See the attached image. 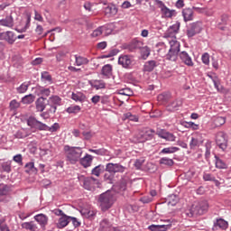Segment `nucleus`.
Masks as SVG:
<instances>
[{"label": "nucleus", "instance_id": "42", "mask_svg": "<svg viewBox=\"0 0 231 231\" xmlns=\"http://www.w3.org/2000/svg\"><path fill=\"white\" fill-rule=\"evenodd\" d=\"M102 172H104V166L98 165V166H96L92 170L91 174H93L94 176H97L98 178V176H100V174H102Z\"/></svg>", "mask_w": 231, "mask_h": 231}, {"label": "nucleus", "instance_id": "35", "mask_svg": "<svg viewBox=\"0 0 231 231\" xmlns=\"http://www.w3.org/2000/svg\"><path fill=\"white\" fill-rule=\"evenodd\" d=\"M106 31H107V26L103 25L94 30L91 35L92 37H100V35H102V33H104V32H106Z\"/></svg>", "mask_w": 231, "mask_h": 231}, {"label": "nucleus", "instance_id": "7", "mask_svg": "<svg viewBox=\"0 0 231 231\" xmlns=\"http://www.w3.org/2000/svg\"><path fill=\"white\" fill-rule=\"evenodd\" d=\"M12 193V186L5 183H0V201L8 203L10 201V194Z\"/></svg>", "mask_w": 231, "mask_h": 231}, {"label": "nucleus", "instance_id": "63", "mask_svg": "<svg viewBox=\"0 0 231 231\" xmlns=\"http://www.w3.org/2000/svg\"><path fill=\"white\" fill-rule=\"evenodd\" d=\"M69 221H72L73 226H75V228H77L78 226H80V223L79 221L77 219V217H69Z\"/></svg>", "mask_w": 231, "mask_h": 231}, {"label": "nucleus", "instance_id": "51", "mask_svg": "<svg viewBox=\"0 0 231 231\" xmlns=\"http://www.w3.org/2000/svg\"><path fill=\"white\" fill-rule=\"evenodd\" d=\"M38 122L39 121L37 119H35L34 117H29L27 119V125H29V127H34V129H35V127H37Z\"/></svg>", "mask_w": 231, "mask_h": 231}, {"label": "nucleus", "instance_id": "39", "mask_svg": "<svg viewBox=\"0 0 231 231\" xmlns=\"http://www.w3.org/2000/svg\"><path fill=\"white\" fill-rule=\"evenodd\" d=\"M28 88H30V82H23L21 86H19L16 88L17 93L19 94L26 93V91H28Z\"/></svg>", "mask_w": 231, "mask_h": 231}, {"label": "nucleus", "instance_id": "34", "mask_svg": "<svg viewBox=\"0 0 231 231\" xmlns=\"http://www.w3.org/2000/svg\"><path fill=\"white\" fill-rule=\"evenodd\" d=\"M168 228L167 225H152L148 227L151 231H166Z\"/></svg>", "mask_w": 231, "mask_h": 231}, {"label": "nucleus", "instance_id": "41", "mask_svg": "<svg viewBox=\"0 0 231 231\" xmlns=\"http://www.w3.org/2000/svg\"><path fill=\"white\" fill-rule=\"evenodd\" d=\"M161 165H167L168 167H172L174 165V161L167 157H163L160 160Z\"/></svg>", "mask_w": 231, "mask_h": 231}, {"label": "nucleus", "instance_id": "47", "mask_svg": "<svg viewBox=\"0 0 231 231\" xmlns=\"http://www.w3.org/2000/svg\"><path fill=\"white\" fill-rule=\"evenodd\" d=\"M216 167L217 169H228V165H226L225 162L219 158H217Z\"/></svg>", "mask_w": 231, "mask_h": 231}, {"label": "nucleus", "instance_id": "40", "mask_svg": "<svg viewBox=\"0 0 231 231\" xmlns=\"http://www.w3.org/2000/svg\"><path fill=\"white\" fill-rule=\"evenodd\" d=\"M178 151H180V148L176 146H171V147L162 149V154H172L174 152H178Z\"/></svg>", "mask_w": 231, "mask_h": 231}, {"label": "nucleus", "instance_id": "17", "mask_svg": "<svg viewBox=\"0 0 231 231\" xmlns=\"http://www.w3.org/2000/svg\"><path fill=\"white\" fill-rule=\"evenodd\" d=\"M0 26H3L4 28H14V15L9 14L5 18L0 20Z\"/></svg>", "mask_w": 231, "mask_h": 231}, {"label": "nucleus", "instance_id": "37", "mask_svg": "<svg viewBox=\"0 0 231 231\" xmlns=\"http://www.w3.org/2000/svg\"><path fill=\"white\" fill-rule=\"evenodd\" d=\"M35 102V96L32 94L27 95L22 98V104H33Z\"/></svg>", "mask_w": 231, "mask_h": 231}, {"label": "nucleus", "instance_id": "33", "mask_svg": "<svg viewBox=\"0 0 231 231\" xmlns=\"http://www.w3.org/2000/svg\"><path fill=\"white\" fill-rule=\"evenodd\" d=\"M25 172L27 174H37V168H35V163L33 162H28L25 164Z\"/></svg>", "mask_w": 231, "mask_h": 231}, {"label": "nucleus", "instance_id": "62", "mask_svg": "<svg viewBox=\"0 0 231 231\" xmlns=\"http://www.w3.org/2000/svg\"><path fill=\"white\" fill-rule=\"evenodd\" d=\"M34 19L35 21H39L40 23H42L44 21V18H42V15L37 12V10L34 11Z\"/></svg>", "mask_w": 231, "mask_h": 231}, {"label": "nucleus", "instance_id": "24", "mask_svg": "<svg viewBox=\"0 0 231 231\" xmlns=\"http://www.w3.org/2000/svg\"><path fill=\"white\" fill-rule=\"evenodd\" d=\"M22 228H24L25 230H29V231H36L39 229V227L37 226V224H35V222L33 221H30V222H23L21 225Z\"/></svg>", "mask_w": 231, "mask_h": 231}, {"label": "nucleus", "instance_id": "43", "mask_svg": "<svg viewBox=\"0 0 231 231\" xmlns=\"http://www.w3.org/2000/svg\"><path fill=\"white\" fill-rule=\"evenodd\" d=\"M27 136H29L28 132L25 129H20L16 132V134H14L15 138H26Z\"/></svg>", "mask_w": 231, "mask_h": 231}, {"label": "nucleus", "instance_id": "18", "mask_svg": "<svg viewBox=\"0 0 231 231\" xmlns=\"http://www.w3.org/2000/svg\"><path fill=\"white\" fill-rule=\"evenodd\" d=\"M201 143H203V138L201 137V134H194L189 143L190 149H194V147H199Z\"/></svg>", "mask_w": 231, "mask_h": 231}, {"label": "nucleus", "instance_id": "59", "mask_svg": "<svg viewBox=\"0 0 231 231\" xmlns=\"http://www.w3.org/2000/svg\"><path fill=\"white\" fill-rule=\"evenodd\" d=\"M14 162L15 163H18L19 165H23V155L22 154H16L13 158Z\"/></svg>", "mask_w": 231, "mask_h": 231}, {"label": "nucleus", "instance_id": "20", "mask_svg": "<svg viewBox=\"0 0 231 231\" xmlns=\"http://www.w3.org/2000/svg\"><path fill=\"white\" fill-rule=\"evenodd\" d=\"M97 180L93 177H86L83 179V187L87 190H91V189H95V182Z\"/></svg>", "mask_w": 231, "mask_h": 231}, {"label": "nucleus", "instance_id": "9", "mask_svg": "<svg viewBox=\"0 0 231 231\" xmlns=\"http://www.w3.org/2000/svg\"><path fill=\"white\" fill-rule=\"evenodd\" d=\"M126 50H129L130 51H136V50H143L145 51V57H148L151 54L149 52V50L143 49V42L138 40L132 41V42L126 46Z\"/></svg>", "mask_w": 231, "mask_h": 231}, {"label": "nucleus", "instance_id": "25", "mask_svg": "<svg viewBox=\"0 0 231 231\" xmlns=\"http://www.w3.org/2000/svg\"><path fill=\"white\" fill-rule=\"evenodd\" d=\"M71 98L75 102H80L82 104L83 102H86L87 97L82 92H72Z\"/></svg>", "mask_w": 231, "mask_h": 231}, {"label": "nucleus", "instance_id": "8", "mask_svg": "<svg viewBox=\"0 0 231 231\" xmlns=\"http://www.w3.org/2000/svg\"><path fill=\"white\" fill-rule=\"evenodd\" d=\"M208 203L207 201L199 202L198 205H193L190 209V216H201L207 212Z\"/></svg>", "mask_w": 231, "mask_h": 231}, {"label": "nucleus", "instance_id": "13", "mask_svg": "<svg viewBox=\"0 0 231 231\" xmlns=\"http://www.w3.org/2000/svg\"><path fill=\"white\" fill-rule=\"evenodd\" d=\"M156 134L159 136V138H162L167 142H176V135L171 132H168L167 130H157Z\"/></svg>", "mask_w": 231, "mask_h": 231}, {"label": "nucleus", "instance_id": "11", "mask_svg": "<svg viewBox=\"0 0 231 231\" xmlns=\"http://www.w3.org/2000/svg\"><path fill=\"white\" fill-rule=\"evenodd\" d=\"M106 171L110 174H116V172H125V167L120 163L109 162L106 165Z\"/></svg>", "mask_w": 231, "mask_h": 231}, {"label": "nucleus", "instance_id": "31", "mask_svg": "<svg viewBox=\"0 0 231 231\" xmlns=\"http://www.w3.org/2000/svg\"><path fill=\"white\" fill-rule=\"evenodd\" d=\"M102 75H104L105 77H107V79H109V77H111V75H113V65L106 64V65L103 66Z\"/></svg>", "mask_w": 231, "mask_h": 231}, {"label": "nucleus", "instance_id": "26", "mask_svg": "<svg viewBox=\"0 0 231 231\" xmlns=\"http://www.w3.org/2000/svg\"><path fill=\"white\" fill-rule=\"evenodd\" d=\"M112 226L111 222L107 218H104L99 224V231H109Z\"/></svg>", "mask_w": 231, "mask_h": 231}, {"label": "nucleus", "instance_id": "3", "mask_svg": "<svg viewBox=\"0 0 231 231\" xmlns=\"http://www.w3.org/2000/svg\"><path fill=\"white\" fill-rule=\"evenodd\" d=\"M170 50L166 54L167 60H171L172 62H176L178 60V53H180V43L176 41V38L170 40Z\"/></svg>", "mask_w": 231, "mask_h": 231}, {"label": "nucleus", "instance_id": "14", "mask_svg": "<svg viewBox=\"0 0 231 231\" xmlns=\"http://www.w3.org/2000/svg\"><path fill=\"white\" fill-rule=\"evenodd\" d=\"M2 41H5L8 44H14L17 41V36L14 32L6 31L2 32Z\"/></svg>", "mask_w": 231, "mask_h": 231}, {"label": "nucleus", "instance_id": "38", "mask_svg": "<svg viewBox=\"0 0 231 231\" xmlns=\"http://www.w3.org/2000/svg\"><path fill=\"white\" fill-rule=\"evenodd\" d=\"M155 67H156V61H154V60L147 61L144 64V71L151 72L154 69Z\"/></svg>", "mask_w": 231, "mask_h": 231}, {"label": "nucleus", "instance_id": "60", "mask_svg": "<svg viewBox=\"0 0 231 231\" xmlns=\"http://www.w3.org/2000/svg\"><path fill=\"white\" fill-rule=\"evenodd\" d=\"M60 127V126L59 125V124L55 123L53 124V125L48 126L47 131H50L51 133H55L56 131L59 130Z\"/></svg>", "mask_w": 231, "mask_h": 231}, {"label": "nucleus", "instance_id": "30", "mask_svg": "<svg viewBox=\"0 0 231 231\" xmlns=\"http://www.w3.org/2000/svg\"><path fill=\"white\" fill-rule=\"evenodd\" d=\"M46 98L39 97L36 100V109L37 111H40V113H42V111H44V109H46V103H45Z\"/></svg>", "mask_w": 231, "mask_h": 231}, {"label": "nucleus", "instance_id": "19", "mask_svg": "<svg viewBox=\"0 0 231 231\" xmlns=\"http://www.w3.org/2000/svg\"><path fill=\"white\" fill-rule=\"evenodd\" d=\"M180 59L184 64H186V66H194V61H192V58L189 55L187 51L180 52Z\"/></svg>", "mask_w": 231, "mask_h": 231}, {"label": "nucleus", "instance_id": "56", "mask_svg": "<svg viewBox=\"0 0 231 231\" xmlns=\"http://www.w3.org/2000/svg\"><path fill=\"white\" fill-rule=\"evenodd\" d=\"M2 169L5 172H11L12 171V163L10 162H4L2 164Z\"/></svg>", "mask_w": 231, "mask_h": 231}, {"label": "nucleus", "instance_id": "5", "mask_svg": "<svg viewBox=\"0 0 231 231\" xmlns=\"http://www.w3.org/2000/svg\"><path fill=\"white\" fill-rule=\"evenodd\" d=\"M154 5H157V8H160L162 16L164 19H172L176 17V10H171L169 7L165 6V4L161 0H154Z\"/></svg>", "mask_w": 231, "mask_h": 231}, {"label": "nucleus", "instance_id": "32", "mask_svg": "<svg viewBox=\"0 0 231 231\" xmlns=\"http://www.w3.org/2000/svg\"><path fill=\"white\" fill-rule=\"evenodd\" d=\"M42 81L45 82V84H53V79L51 78V75H50V72L43 71L42 72Z\"/></svg>", "mask_w": 231, "mask_h": 231}, {"label": "nucleus", "instance_id": "45", "mask_svg": "<svg viewBox=\"0 0 231 231\" xmlns=\"http://www.w3.org/2000/svg\"><path fill=\"white\" fill-rule=\"evenodd\" d=\"M226 122V119L223 116H218L214 119V124L217 127H221V125H224V124Z\"/></svg>", "mask_w": 231, "mask_h": 231}, {"label": "nucleus", "instance_id": "58", "mask_svg": "<svg viewBox=\"0 0 231 231\" xmlns=\"http://www.w3.org/2000/svg\"><path fill=\"white\" fill-rule=\"evenodd\" d=\"M178 203V197H176L175 195L171 196L169 199V205H171V207L176 206V204Z\"/></svg>", "mask_w": 231, "mask_h": 231}, {"label": "nucleus", "instance_id": "54", "mask_svg": "<svg viewBox=\"0 0 231 231\" xmlns=\"http://www.w3.org/2000/svg\"><path fill=\"white\" fill-rule=\"evenodd\" d=\"M94 88L96 89H104V88H106V83H104V81L101 80L95 81Z\"/></svg>", "mask_w": 231, "mask_h": 231}, {"label": "nucleus", "instance_id": "52", "mask_svg": "<svg viewBox=\"0 0 231 231\" xmlns=\"http://www.w3.org/2000/svg\"><path fill=\"white\" fill-rule=\"evenodd\" d=\"M201 60L203 64L208 66V64H210V54H208V52L204 53L201 57Z\"/></svg>", "mask_w": 231, "mask_h": 231}, {"label": "nucleus", "instance_id": "29", "mask_svg": "<svg viewBox=\"0 0 231 231\" xmlns=\"http://www.w3.org/2000/svg\"><path fill=\"white\" fill-rule=\"evenodd\" d=\"M74 66H86V64L89 62V60H87V58L79 55H74Z\"/></svg>", "mask_w": 231, "mask_h": 231}, {"label": "nucleus", "instance_id": "36", "mask_svg": "<svg viewBox=\"0 0 231 231\" xmlns=\"http://www.w3.org/2000/svg\"><path fill=\"white\" fill-rule=\"evenodd\" d=\"M193 10H195V12H198L199 14H205V15L208 16L212 15V11L205 7L193 6Z\"/></svg>", "mask_w": 231, "mask_h": 231}, {"label": "nucleus", "instance_id": "2", "mask_svg": "<svg viewBox=\"0 0 231 231\" xmlns=\"http://www.w3.org/2000/svg\"><path fill=\"white\" fill-rule=\"evenodd\" d=\"M99 203L101 210L106 212V210H109V208L113 207V203H115V197L111 194V191H106L100 195Z\"/></svg>", "mask_w": 231, "mask_h": 231}, {"label": "nucleus", "instance_id": "64", "mask_svg": "<svg viewBox=\"0 0 231 231\" xmlns=\"http://www.w3.org/2000/svg\"><path fill=\"white\" fill-rule=\"evenodd\" d=\"M140 201L142 203H151V201H152V197H149V196H144L143 198L140 199Z\"/></svg>", "mask_w": 231, "mask_h": 231}, {"label": "nucleus", "instance_id": "44", "mask_svg": "<svg viewBox=\"0 0 231 231\" xmlns=\"http://www.w3.org/2000/svg\"><path fill=\"white\" fill-rule=\"evenodd\" d=\"M19 107H21V103L17 102V100H15V99H13L9 103V109L11 111H15V109H19Z\"/></svg>", "mask_w": 231, "mask_h": 231}, {"label": "nucleus", "instance_id": "6", "mask_svg": "<svg viewBox=\"0 0 231 231\" xmlns=\"http://www.w3.org/2000/svg\"><path fill=\"white\" fill-rule=\"evenodd\" d=\"M202 30H203V23L201 22H194L189 24L186 31V35L189 38L194 37L195 35H198V33H201Z\"/></svg>", "mask_w": 231, "mask_h": 231}, {"label": "nucleus", "instance_id": "12", "mask_svg": "<svg viewBox=\"0 0 231 231\" xmlns=\"http://www.w3.org/2000/svg\"><path fill=\"white\" fill-rule=\"evenodd\" d=\"M48 103L51 106L49 113H52L54 115V113H57V106L62 104V98L59 96H52L49 98Z\"/></svg>", "mask_w": 231, "mask_h": 231}, {"label": "nucleus", "instance_id": "50", "mask_svg": "<svg viewBox=\"0 0 231 231\" xmlns=\"http://www.w3.org/2000/svg\"><path fill=\"white\" fill-rule=\"evenodd\" d=\"M0 231H10V227L6 225L5 218H0Z\"/></svg>", "mask_w": 231, "mask_h": 231}, {"label": "nucleus", "instance_id": "49", "mask_svg": "<svg viewBox=\"0 0 231 231\" xmlns=\"http://www.w3.org/2000/svg\"><path fill=\"white\" fill-rule=\"evenodd\" d=\"M184 127L188 129H193V131H198L199 129V125H196L194 122H186Z\"/></svg>", "mask_w": 231, "mask_h": 231}, {"label": "nucleus", "instance_id": "28", "mask_svg": "<svg viewBox=\"0 0 231 231\" xmlns=\"http://www.w3.org/2000/svg\"><path fill=\"white\" fill-rule=\"evenodd\" d=\"M34 219L41 225V226H46V225H48V217L44 214L36 215Z\"/></svg>", "mask_w": 231, "mask_h": 231}, {"label": "nucleus", "instance_id": "15", "mask_svg": "<svg viewBox=\"0 0 231 231\" xmlns=\"http://www.w3.org/2000/svg\"><path fill=\"white\" fill-rule=\"evenodd\" d=\"M118 64L123 66V68H131V64H133V57L130 55H121L118 59Z\"/></svg>", "mask_w": 231, "mask_h": 231}, {"label": "nucleus", "instance_id": "61", "mask_svg": "<svg viewBox=\"0 0 231 231\" xmlns=\"http://www.w3.org/2000/svg\"><path fill=\"white\" fill-rule=\"evenodd\" d=\"M144 162L145 161L143 159H137L134 162V167L136 169H142V165H143Z\"/></svg>", "mask_w": 231, "mask_h": 231}, {"label": "nucleus", "instance_id": "53", "mask_svg": "<svg viewBox=\"0 0 231 231\" xmlns=\"http://www.w3.org/2000/svg\"><path fill=\"white\" fill-rule=\"evenodd\" d=\"M35 129H39V131H48V125L41 121H38Z\"/></svg>", "mask_w": 231, "mask_h": 231}, {"label": "nucleus", "instance_id": "57", "mask_svg": "<svg viewBox=\"0 0 231 231\" xmlns=\"http://www.w3.org/2000/svg\"><path fill=\"white\" fill-rule=\"evenodd\" d=\"M40 93L42 97H50L51 90H50V88H40Z\"/></svg>", "mask_w": 231, "mask_h": 231}, {"label": "nucleus", "instance_id": "23", "mask_svg": "<svg viewBox=\"0 0 231 231\" xmlns=\"http://www.w3.org/2000/svg\"><path fill=\"white\" fill-rule=\"evenodd\" d=\"M182 15L185 23L192 21L194 19V11L191 8H185L182 10Z\"/></svg>", "mask_w": 231, "mask_h": 231}, {"label": "nucleus", "instance_id": "46", "mask_svg": "<svg viewBox=\"0 0 231 231\" xmlns=\"http://www.w3.org/2000/svg\"><path fill=\"white\" fill-rule=\"evenodd\" d=\"M124 120H130L131 122H138V117L136 116H133L131 112H127L124 115Z\"/></svg>", "mask_w": 231, "mask_h": 231}, {"label": "nucleus", "instance_id": "1", "mask_svg": "<svg viewBox=\"0 0 231 231\" xmlns=\"http://www.w3.org/2000/svg\"><path fill=\"white\" fill-rule=\"evenodd\" d=\"M64 152L66 162H68V163H70V165H75L78 163V162L80 161L83 152L82 148L80 147H70L69 145H65Z\"/></svg>", "mask_w": 231, "mask_h": 231}, {"label": "nucleus", "instance_id": "4", "mask_svg": "<svg viewBox=\"0 0 231 231\" xmlns=\"http://www.w3.org/2000/svg\"><path fill=\"white\" fill-rule=\"evenodd\" d=\"M153 135H154V130L143 128L139 130L138 134L134 137V140L137 143H143L147 142V140H152Z\"/></svg>", "mask_w": 231, "mask_h": 231}, {"label": "nucleus", "instance_id": "48", "mask_svg": "<svg viewBox=\"0 0 231 231\" xmlns=\"http://www.w3.org/2000/svg\"><path fill=\"white\" fill-rule=\"evenodd\" d=\"M80 106H72L67 108V113H73L74 115H77V113H80Z\"/></svg>", "mask_w": 231, "mask_h": 231}, {"label": "nucleus", "instance_id": "27", "mask_svg": "<svg viewBox=\"0 0 231 231\" xmlns=\"http://www.w3.org/2000/svg\"><path fill=\"white\" fill-rule=\"evenodd\" d=\"M105 14L108 15V17H111L113 15H116L118 14V9L116 8V5H109L105 8Z\"/></svg>", "mask_w": 231, "mask_h": 231}, {"label": "nucleus", "instance_id": "22", "mask_svg": "<svg viewBox=\"0 0 231 231\" xmlns=\"http://www.w3.org/2000/svg\"><path fill=\"white\" fill-rule=\"evenodd\" d=\"M68 225H69V216L62 215L58 220L57 226L59 228H66Z\"/></svg>", "mask_w": 231, "mask_h": 231}, {"label": "nucleus", "instance_id": "21", "mask_svg": "<svg viewBox=\"0 0 231 231\" xmlns=\"http://www.w3.org/2000/svg\"><path fill=\"white\" fill-rule=\"evenodd\" d=\"M79 163L85 169L91 167V164L93 163V156L87 153L85 157L79 159Z\"/></svg>", "mask_w": 231, "mask_h": 231}, {"label": "nucleus", "instance_id": "10", "mask_svg": "<svg viewBox=\"0 0 231 231\" xmlns=\"http://www.w3.org/2000/svg\"><path fill=\"white\" fill-rule=\"evenodd\" d=\"M216 142L222 151H226V147H228V139H226V134L223 132L217 134Z\"/></svg>", "mask_w": 231, "mask_h": 231}, {"label": "nucleus", "instance_id": "16", "mask_svg": "<svg viewBox=\"0 0 231 231\" xmlns=\"http://www.w3.org/2000/svg\"><path fill=\"white\" fill-rule=\"evenodd\" d=\"M228 228V222L223 218H217L213 225V230H226Z\"/></svg>", "mask_w": 231, "mask_h": 231}, {"label": "nucleus", "instance_id": "55", "mask_svg": "<svg viewBox=\"0 0 231 231\" xmlns=\"http://www.w3.org/2000/svg\"><path fill=\"white\" fill-rule=\"evenodd\" d=\"M203 180H205V181H217V180H216V177H214L212 174H210V173H204V175H203Z\"/></svg>", "mask_w": 231, "mask_h": 231}]
</instances>
